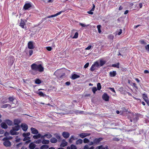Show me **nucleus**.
I'll return each instance as SVG.
<instances>
[{
	"instance_id": "nucleus-36",
	"label": "nucleus",
	"mask_w": 149,
	"mask_h": 149,
	"mask_svg": "<svg viewBox=\"0 0 149 149\" xmlns=\"http://www.w3.org/2000/svg\"><path fill=\"white\" fill-rule=\"evenodd\" d=\"M97 89L98 90H100L101 88V86L100 83H98L97 84Z\"/></svg>"
},
{
	"instance_id": "nucleus-10",
	"label": "nucleus",
	"mask_w": 149,
	"mask_h": 149,
	"mask_svg": "<svg viewBox=\"0 0 149 149\" xmlns=\"http://www.w3.org/2000/svg\"><path fill=\"white\" fill-rule=\"evenodd\" d=\"M67 144V142L65 139H63L62 141L60 146L61 147H64L66 146Z\"/></svg>"
},
{
	"instance_id": "nucleus-22",
	"label": "nucleus",
	"mask_w": 149,
	"mask_h": 149,
	"mask_svg": "<svg viewBox=\"0 0 149 149\" xmlns=\"http://www.w3.org/2000/svg\"><path fill=\"white\" fill-rule=\"evenodd\" d=\"M42 136V135H41L40 134H38L37 135H34L33 136V138L34 139H37L40 138H41Z\"/></svg>"
},
{
	"instance_id": "nucleus-63",
	"label": "nucleus",
	"mask_w": 149,
	"mask_h": 149,
	"mask_svg": "<svg viewBox=\"0 0 149 149\" xmlns=\"http://www.w3.org/2000/svg\"><path fill=\"white\" fill-rule=\"evenodd\" d=\"M84 112L82 111H77V113L82 114Z\"/></svg>"
},
{
	"instance_id": "nucleus-38",
	"label": "nucleus",
	"mask_w": 149,
	"mask_h": 149,
	"mask_svg": "<svg viewBox=\"0 0 149 149\" xmlns=\"http://www.w3.org/2000/svg\"><path fill=\"white\" fill-rule=\"evenodd\" d=\"M119 63H118L116 64H113L112 66L113 67H116L118 68H119Z\"/></svg>"
},
{
	"instance_id": "nucleus-6",
	"label": "nucleus",
	"mask_w": 149,
	"mask_h": 149,
	"mask_svg": "<svg viewBox=\"0 0 149 149\" xmlns=\"http://www.w3.org/2000/svg\"><path fill=\"white\" fill-rule=\"evenodd\" d=\"M52 136V135L49 133L48 132L45 135H42V136L41 137V139H45V137L47 138L48 139H49L51 138Z\"/></svg>"
},
{
	"instance_id": "nucleus-4",
	"label": "nucleus",
	"mask_w": 149,
	"mask_h": 149,
	"mask_svg": "<svg viewBox=\"0 0 149 149\" xmlns=\"http://www.w3.org/2000/svg\"><path fill=\"white\" fill-rule=\"evenodd\" d=\"M4 141L3 143V145L6 147H9L11 146L10 142L8 140L6 139L5 140H3Z\"/></svg>"
},
{
	"instance_id": "nucleus-54",
	"label": "nucleus",
	"mask_w": 149,
	"mask_h": 149,
	"mask_svg": "<svg viewBox=\"0 0 149 149\" xmlns=\"http://www.w3.org/2000/svg\"><path fill=\"white\" fill-rule=\"evenodd\" d=\"M8 105H10L9 104H5L2 106L1 107L2 108H6Z\"/></svg>"
},
{
	"instance_id": "nucleus-31",
	"label": "nucleus",
	"mask_w": 149,
	"mask_h": 149,
	"mask_svg": "<svg viewBox=\"0 0 149 149\" xmlns=\"http://www.w3.org/2000/svg\"><path fill=\"white\" fill-rule=\"evenodd\" d=\"M6 122L8 125L10 126L12 125L13 124L12 121L9 120H6Z\"/></svg>"
},
{
	"instance_id": "nucleus-55",
	"label": "nucleus",
	"mask_w": 149,
	"mask_h": 149,
	"mask_svg": "<svg viewBox=\"0 0 149 149\" xmlns=\"http://www.w3.org/2000/svg\"><path fill=\"white\" fill-rule=\"evenodd\" d=\"M89 65V63H87L84 65V67L86 68Z\"/></svg>"
},
{
	"instance_id": "nucleus-37",
	"label": "nucleus",
	"mask_w": 149,
	"mask_h": 149,
	"mask_svg": "<svg viewBox=\"0 0 149 149\" xmlns=\"http://www.w3.org/2000/svg\"><path fill=\"white\" fill-rule=\"evenodd\" d=\"M100 65L101 66H103L106 63V62L105 61H103L102 60H100Z\"/></svg>"
},
{
	"instance_id": "nucleus-62",
	"label": "nucleus",
	"mask_w": 149,
	"mask_h": 149,
	"mask_svg": "<svg viewBox=\"0 0 149 149\" xmlns=\"http://www.w3.org/2000/svg\"><path fill=\"white\" fill-rule=\"evenodd\" d=\"M9 100L10 101H12L13 100V99L12 97H10L9 98Z\"/></svg>"
},
{
	"instance_id": "nucleus-20",
	"label": "nucleus",
	"mask_w": 149,
	"mask_h": 149,
	"mask_svg": "<svg viewBox=\"0 0 149 149\" xmlns=\"http://www.w3.org/2000/svg\"><path fill=\"white\" fill-rule=\"evenodd\" d=\"M1 125L2 128L4 129H6L8 128V126L4 122L2 123L1 124Z\"/></svg>"
},
{
	"instance_id": "nucleus-21",
	"label": "nucleus",
	"mask_w": 149,
	"mask_h": 149,
	"mask_svg": "<svg viewBox=\"0 0 149 149\" xmlns=\"http://www.w3.org/2000/svg\"><path fill=\"white\" fill-rule=\"evenodd\" d=\"M82 143L83 140L81 139L77 140L76 142V144L77 145L81 144Z\"/></svg>"
},
{
	"instance_id": "nucleus-52",
	"label": "nucleus",
	"mask_w": 149,
	"mask_h": 149,
	"mask_svg": "<svg viewBox=\"0 0 149 149\" xmlns=\"http://www.w3.org/2000/svg\"><path fill=\"white\" fill-rule=\"evenodd\" d=\"M20 140V138H18V137L17 136L16 137V140L15 141L17 142H18Z\"/></svg>"
},
{
	"instance_id": "nucleus-16",
	"label": "nucleus",
	"mask_w": 149,
	"mask_h": 149,
	"mask_svg": "<svg viewBox=\"0 0 149 149\" xmlns=\"http://www.w3.org/2000/svg\"><path fill=\"white\" fill-rule=\"evenodd\" d=\"M36 147V145L33 143H31L29 146L30 149H34Z\"/></svg>"
},
{
	"instance_id": "nucleus-56",
	"label": "nucleus",
	"mask_w": 149,
	"mask_h": 149,
	"mask_svg": "<svg viewBox=\"0 0 149 149\" xmlns=\"http://www.w3.org/2000/svg\"><path fill=\"white\" fill-rule=\"evenodd\" d=\"M91 47H92L91 45H89L85 49L86 50H89L91 49Z\"/></svg>"
},
{
	"instance_id": "nucleus-57",
	"label": "nucleus",
	"mask_w": 149,
	"mask_h": 149,
	"mask_svg": "<svg viewBox=\"0 0 149 149\" xmlns=\"http://www.w3.org/2000/svg\"><path fill=\"white\" fill-rule=\"evenodd\" d=\"M99 149H105V148L102 146H100L98 147Z\"/></svg>"
},
{
	"instance_id": "nucleus-18",
	"label": "nucleus",
	"mask_w": 149,
	"mask_h": 149,
	"mask_svg": "<svg viewBox=\"0 0 149 149\" xmlns=\"http://www.w3.org/2000/svg\"><path fill=\"white\" fill-rule=\"evenodd\" d=\"M80 77L79 75H77L76 74H74L72 75L71 78L73 80L75 79H76Z\"/></svg>"
},
{
	"instance_id": "nucleus-41",
	"label": "nucleus",
	"mask_w": 149,
	"mask_h": 149,
	"mask_svg": "<svg viewBox=\"0 0 149 149\" xmlns=\"http://www.w3.org/2000/svg\"><path fill=\"white\" fill-rule=\"evenodd\" d=\"M101 27V26L100 25H98L97 26L98 32L99 33H100L101 32V31L100 29Z\"/></svg>"
},
{
	"instance_id": "nucleus-64",
	"label": "nucleus",
	"mask_w": 149,
	"mask_h": 149,
	"mask_svg": "<svg viewBox=\"0 0 149 149\" xmlns=\"http://www.w3.org/2000/svg\"><path fill=\"white\" fill-rule=\"evenodd\" d=\"M4 133V131L2 130H0V134H3Z\"/></svg>"
},
{
	"instance_id": "nucleus-28",
	"label": "nucleus",
	"mask_w": 149,
	"mask_h": 149,
	"mask_svg": "<svg viewBox=\"0 0 149 149\" xmlns=\"http://www.w3.org/2000/svg\"><path fill=\"white\" fill-rule=\"evenodd\" d=\"M55 136L56 137L58 141L60 142L61 141L60 136L58 134H55Z\"/></svg>"
},
{
	"instance_id": "nucleus-23",
	"label": "nucleus",
	"mask_w": 149,
	"mask_h": 149,
	"mask_svg": "<svg viewBox=\"0 0 149 149\" xmlns=\"http://www.w3.org/2000/svg\"><path fill=\"white\" fill-rule=\"evenodd\" d=\"M57 141V139L54 137L50 139V142L52 143H56Z\"/></svg>"
},
{
	"instance_id": "nucleus-19",
	"label": "nucleus",
	"mask_w": 149,
	"mask_h": 149,
	"mask_svg": "<svg viewBox=\"0 0 149 149\" xmlns=\"http://www.w3.org/2000/svg\"><path fill=\"white\" fill-rule=\"evenodd\" d=\"M95 5L93 4V8L91 9V10H90V11L87 12L89 14H91V15H93V13L92 11H94V10H95Z\"/></svg>"
},
{
	"instance_id": "nucleus-46",
	"label": "nucleus",
	"mask_w": 149,
	"mask_h": 149,
	"mask_svg": "<svg viewBox=\"0 0 149 149\" xmlns=\"http://www.w3.org/2000/svg\"><path fill=\"white\" fill-rule=\"evenodd\" d=\"M42 141L41 139H39L36 141H35L34 143H41V142H42Z\"/></svg>"
},
{
	"instance_id": "nucleus-25",
	"label": "nucleus",
	"mask_w": 149,
	"mask_h": 149,
	"mask_svg": "<svg viewBox=\"0 0 149 149\" xmlns=\"http://www.w3.org/2000/svg\"><path fill=\"white\" fill-rule=\"evenodd\" d=\"M19 128L20 126L19 125H17L13 127L12 128V129L17 131L19 130Z\"/></svg>"
},
{
	"instance_id": "nucleus-17",
	"label": "nucleus",
	"mask_w": 149,
	"mask_h": 149,
	"mask_svg": "<svg viewBox=\"0 0 149 149\" xmlns=\"http://www.w3.org/2000/svg\"><path fill=\"white\" fill-rule=\"evenodd\" d=\"M77 139V138L75 137L74 136L72 135L71 136L70 138L69 139V143H71L73 140Z\"/></svg>"
},
{
	"instance_id": "nucleus-14",
	"label": "nucleus",
	"mask_w": 149,
	"mask_h": 149,
	"mask_svg": "<svg viewBox=\"0 0 149 149\" xmlns=\"http://www.w3.org/2000/svg\"><path fill=\"white\" fill-rule=\"evenodd\" d=\"M25 24V22L22 19H21V22L20 23L19 26H21L22 28H24V26Z\"/></svg>"
},
{
	"instance_id": "nucleus-49",
	"label": "nucleus",
	"mask_w": 149,
	"mask_h": 149,
	"mask_svg": "<svg viewBox=\"0 0 149 149\" xmlns=\"http://www.w3.org/2000/svg\"><path fill=\"white\" fill-rule=\"evenodd\" d=\"M145 48L146 50L149 52V44L145 46Z\"/></svg>"
},
{
	"instance_id": "nucleus-39",
	"label": "nucleus",
	"mask_w": 149,
	"mask_h": 149,
	"mask_svg": "<svg viewBox=\"0 0 149 149\" xmlns=\"http://www.w3.org/2000/svg\"><path fill=\"white\" fill-rule=\"evenodd\" d=\"M83 141H84V143H88L90 141L88 139L86 138H84V139Z\"/></svg>"
},
{
	"instance_id": "nucleus-33",
	"label": "nucleus",
	"mask_w": 149,
	"mask_h": 149,
	"mask_svg": "<svg viewBox=\"0 0 149 149\" xmlns=\"http://www.w3.org/2000/svg\"><path fill=\"white\" fill-rule=\"evenodd\" d=\"M37 93L40 96L42 97H44L46 95L45 94L43 93L41 91H39Z\"/></svg>"
},
{
	"instance_id": "nucleus-53",
	"label": "nucleus",
	"mask_w": 149,
	"mask_h": 149,
	"mask_svg": "<svg viewBox=\"0 0 149 149\" xmlns=\"http://www.w3.org/2000/svg\"><path fill=\"white\" fill-rule=\"evenodd\" d=\"M48 51H51L52 49V48L50 47H46Z\"/></svg>"
},
{
	"instance_id": "nucleus-26",
	"label": "nucleus",
	"mask_w": 149,
	"mask_h": 149,
	"mask_svg": "<svg viewBox=\"0 0 149 149\" xmlns=\"http://www.w3.org/2000/svg\"><path fill=\"white\" fill-rule=\"evenodd\" d=\"M24 138L23 139V141H27V140H29V141H27L26 142V143H29L30 141V140H29V139H30V138L29 137H24Z\"/></svg>"
},
{
	"instance_id": "nucleus-47",
	"label": "nucleus",
	"mask_w": 149,
	"mask_h": 149,
	"mask_svg": "<svg viewBox=\"0 0 149 149\" xmlns=\"http://www.w3.org/2000/svg\"><path fill=\"white\" fill-rule=\"evenodd\" d=\"M41 83V81L39 79H36L35 81V83L36 84H39Z\"/></svg>"
},
{
	"instance_id": "nucleus-15",
	"label": "nucleus",
	"mask_w": 149,
	"mask_h": 149,
	"mask_svg": "<svg viewBox=\"0 0 149 149\" xmlns=\"http://www.w3.org/2000/svg\"><path fill=\"white\" fill-rule=\"evenodd\" d=\"M109 76L111 77H113L116 75V71H113L110 72H109Z\"/></svg>"
},
{
	"instance_id": "nucleus-30",
	"label": "nucleus",
	"mask_w": 149,
	"mask_h": 149,
	"mask_svg": "<svg viewBox=\"0 0 149 149\" xmlns=\"http://www.w3.org/2000/svg\"><path fill=\"white\" fill-rule=\"evenodd\" d=\"M49 140L43 139L42 141V143L43 144H48L49 143Z\"/></svg>"
},
{
	"instance_id": "nucleus-32",
	"label": "nucleus",
	"mask_w": 149,
	"mask_h": 149,
	"mask_svg": "<svg viewBox=\"0 0 149 149\" xmlns=\"http://www.w3.org/2000/svg\"><path fill=\"white\" fill-rule=\"evenodd\" d=\"M94 148L93 146H91L90 148H89V146L88 145H86L84 147V149H94Z\"/></svg>"
},
{
	"instance_id": "nucleus-12",
	"label": "nucleus",
	"mask_w": 149,
	"mask_h": 149,
	"mask_svg": "<svg viewBox=\"0 0 149 149\" xmlns=\"http://www.w3.org/2000/svg\"><path fill=\"white\" fill-rule=\"evenodd\" d=\"M32 133L33 134H37L38 133V130L32 127L31 128Z\"/></svg>"
},
{
	"instance_id": "nucleus-35",
	"label": "nucleus",
	"mask_w": 149,
	"mask_h": 149,
	"mask_svg": "<svg viewBox=\"0 0 149 149\" xmlns=\"http://www.w3.org/2000/svg\"><path fill=\"white\" fill-rule=\"evenodd\" d=\"M30 134L29 132H28L26 133H24L22 134V136L23 137H28V136L30 135Z\"/></svg>"
},
{
	"instance_id": "nucleus-8",
	"label": "nucleus",
	"mask_w": 149,
	"mask_h": 149,
	"mask_svg": "<svg viewBox=\"0 0 149 149\" xmlns=\"http://www.w3.org/2000/svg\"><path fill=\"white\" fill-rule=\"evenodd\" d=\"M62 135L64 138L67 139L69 137L70 134L68 132H64L62 133Z\"/></svg>"
},
{
	"instance_id": "nucleus-7",
	"label": "nucleus",
	"mask_w": 149,
	"mask_h": 149,
	"mask_svg": "<svg viewBox=\"0 0 149 149\" xmlns=\"http://www.w3.org/2000/svg\"><path fill=\"white\" fill-rule=\"evenodd\" d=\"M102 99L105 101H107L109 100V96L106 93H104L102 96Z\"/></svg>"
},
{
	"instance_id": "nucleus-58",
	"label": "nucleus",
	"mask_w": 149,
	"mask_h": 149,
	"mask_svg": "<svg viewBox=\"0 0 149 149\" xmlns=\"http://www.w3.org/2000/svg\"><path fill=\"white\" fill-rule=\"evenodd\" d=\"M95 145L93 141V142L91 141L89 143V146H92V145Z\"/></svg>"
},
{
	"instance_id": "nucleus-45",
	"label": "nucleus",
	"mask_w": 149,
	"mask_h": 149,
	"mask_svg": "<svg viewBox=\"0 0 149 149\" xmlns=\"http://www.w3.org/2000/svg\"><path fill=\"white\" fill-rule=\"evenodd\" d=\"M92 91L94 94L95 93V92L97 91V89L95 87H93L92 89Z\"/></svg>"
},
{
	"instance_id": "nucleus-13",
	"label": "nucleus",
	"mask_w": 149,
	"mask_h": 149,
	"mask_svg": "<svg viewBox=\"0 0 149 149\" xmlns=\"http://www.w3.org/2000/svg\"><path fill=\"white\" fill-rule=\"evenodd\" d=\"M10 134L12 135H17L19 134L18 132H17V131L14 130L12 129L10 131Z\"/></svg>"
},
{
	"instance_id": "nucleus-42",
	"label": "nucleus",
	"mask_w": 149,
	"mask_h": 149,
	"mask_svg": "<svg viewBox=\"0 0 149 149\" xmlns=\"http://www.w3.org/2000/svg\"><path fill=\"white\" fill-rule=\"evenodd\" d=\"M79 136H80L81 138H84L85 137L84 133L79 134Z\"/></svg>"
},
{
	"instance_id": "nucleus-34",
	"label": "nucleus",
	"mask_w": 149,
	"mask_h": 149,
	"mask_svg": "<svg viewBox=\"0 0 149 149\" xmlns=\"http://www.w3.org/2000/svg\"><path fill=\"white\" fill-rule=\"evenodd\" d=\"M96 67L93 64L92 66H91V68L90 69V70L92 71H94L96 69Z\"/></svg>"
},
{
	"instance_id": "nucleus-11",
	"label": "nucleus",
	"mask_w": 149,
	"mask_h": 149,
	"mask_svg": "<svg viewBox=\"0 0 149 149\" xmlns=\"http://www.w3.org/2000/svg\"><path fill=\"white\" fill-rule=\"evenodd\" d=\"M31 7V4L30 3H26L24 6V8L25 10L28 9L29 8Z\"/></svg>"
},
{
	"instance_id": "nucleus-5",
	"label": "nucleus",
	"mask_w": 149,
	"mask_h": 149,
	"mask_svg": "<svg viewBox=\"0 0 149 149\" xmlns=\"http://www.w3.org/2000/svg\"><path fill=\"white\" fill-rule=\"evenodd\" d=\"M103 140L102 138H95L94 139L93 141L95 145L98 144L100 141Z\"/></svg>"
},
{
	"instance_id": "nucleus-50",
	"label": "nucleus",
	"mask_w": 149,
	"mask_h": 149,
	"mask_svg": "<svg viewBox=\"0 0 149 149\" xmlns=\"http://www.w3.org/2000/svg\"><path fill=\"white\" fill-rule=\"evenodd\" d=\"M139 42L140 43L142 44H147V43L146 42H145L143 40H140L139 41Z\"/></svg>"
},
{
	"instance_id": "nucleus-9",
	"label": "nucleus",
	"mask_w": 149,
	"mask_h": 149,
	"mask_svg": "<svg viewBox=\"0 0 149 149\" xmlns=\"http://www.w3.org/2000/svg\"><path fill=\"white\" fill-rule=\"evenodd\" d=\"M21 127L23 130L26 131L28 129L27 125L25 123H22L21 125Z\"/></svg>"
},
{
	"instance_id": "nucleus-3",
	"label": "nucleus",
	"mask_w": 149,
	"mask_h": 149,
	"mask_svg": "<svg viewBox=\"0 0 149 149\" xmlns=\"http://www.w3.org/2000/svg\"><path fill=\"white\" fill-rule=\"evenodd\" d=\"M34 42L32 41L29 42L28 43V48L30 49H33L34 48Z\"/></svg>"
},
{
	"instance_id": "nucleus-60",
	"label": "nucleus",
	"mask_w": 149,
	"mask_h": 149,
	"mask_svg": "<svg viewBox=\"0 0 149 149\" xmlns=\"http://www.w3.org/2000/svg\"><path fill=\"white\" fill-rule=\"evenodd\" d=\"M33 53V51L32 50H30L29 51V54L30 56H31Z\"/></svg>"
},
{
	"instance_id": "nucleus-29",
	"label": "nucleus",
	"mask_w": 149,
	"mask_h": 149,
	"mask_svg": "<svg viewBox=\"0 0 149 149\" xmlns=\"http://www.w3.org/2000/svg\"><path fill=\"white\" fill-rule=\"evenodd\" d=\"M49 148V146L46 145L42 146L40 147V149H47Z\"/></svg>"
},
{
	"instance_id": "nucleus-40",
	"label": "nucleus",
	"mask_w": 149,
	"mask_h": 149,
	"mask_svg": "<svg viewBox=\"0 0 149 149\" xmlns=\"http://www.w3.org/2000/svg\"><path fill=\"white\" fill-rule=\"evenodd\" d=\"M143 99L145 101V102L146 101L148 100L147 97L146 95L145 94H143Z\"/></svg>"
},
{
	"instance_id": "nucleus-2",
	"label": "nucleus",
	"mask_w": 149,
	"mask_h": 149,
	"mask_svg": "<svg viewBox=\"0 0 149 149\" xmlns=\"http://www.w3.org/2000/svg\"><path fill=\"white\" fill-rule=\"evenodd\" d=\"M62 11H60L57 13L56 14L54 15H49L48 16H47L45 17V18H44L42 19V20L45 21L47 19L49 18L53 17H56L59 15H60L62 13Z\"/></svg>"
},
{
	"instance_id": "nucleus-44",
	"label": "nucleus",
	"mask_w": 149,
	"mask_h": 149,
	"mask_svg": "<svg viewBox=\"0 0 149 149\" xmlns=\"http://www.w3.org/2000/svg\"><path fill=\"white\" fill-rule=\"evenodd\" d=\"M96 67H98L99 66V63L97 61L95 62L93 64Z\"/></svg>"
},
{
	"instance_id": "nucleus-1",
	"label": "nucleus",
	"mask_w": 149,
	"mask_h": 149,
	"mask_svg": "<svg viewBox=\"0 0 149 149\" xmlns=\"http://www.w3.org/2000/svg\"><path fill=\"white\" fill-rule=\"evenodd\" d=\"M32 74L35 75L37 74L38 71L42 72L44 70V68L41 64L37 65L35 63H33L31 65Z\"/></svg>"
},
{
	"instance_id": "nucleus-51",
	"label": "nucleus",
	"mask_w": 149,
	"mask_h": 149,
	"mask_svg": "<svg viewBox=\"0 0 149 149\" xmlns=\"http://www.w3.org/2000/svg\"><path fill=\"white\" fill-rule=\"evenodd\" d=\"M79 24L81 26H82L84 27H86V26H88V25H86L85 24H82V23H79Z\"/></svg>"
},
{
	"instance_id": "nucleus-24",
	"label": "nucleus",
	"mask_w": 149,
	"mask_h": 149,
	"mask_svg": "<svg viewBox=\"0 0 149 149\" xmlns=\"http://www.w3.org/2000/svg\"><path fill=\"white\" fill-rule=\"evenodd\" d=\"M67 149H77V148L74 145L72 144L70 146H68Z\"/></svg>"
},
{
	"instance_id": "nucleus-27",
	"label": "nucleus",
	"mask_w": 149,
	"mask_h": 149,
	"mask_svg": "<svg viewBox=\"0 0 149 149\" xmlns=\"http://www.w3.org/2000/svg\"><path fill=\"white\" fill-rule=\"evenodd\" d=\"M20 122V121L19 120L15 119L14 120V124L15 125H18Z\"/></svg>"
},
{
	"instance_id": "nucleus-43",
	"label": "nucleus",
	"mask_w": 149,
	"mask_h": 149,
	"mask_svg": "<svg viewBox=\"0 0 149 149\" xmlns=\"http://www.w3.org/2000/svg\"><path fill=\"white\" fill-rule=\"evenodd\" d=\"M12 139V137L11 136H9L8 137H6L4 138L3 139V140H5L7 139L8 140L9 139Z\"/></svg>"
},
{
	"instance_id": "nucleus-48",
	"label": "nucleus",
	"mask_w": 149,
	"mask_h": 149,
	"mask_svg": "<svg viewBox=\"0 0 149 149\" xmlns=\"http://www.w3.org/2000/svg\"><path fill=\"white\" fill-rule=\"evenodd\" d=\"M78 33L77 32L75 33L74 36L73 37V38H78Z\"/></svg>"
},
{
	"instance_id": "nucleus-59",
	"label": "nucleus",
	"mask_w": 149,
	"mask_h": 149,
	"mask_svg": "<svg viewBox=\"0 0 149 149\" xmlns=\"http://www.w3.org/2000/svg\"><path fill=\"white\" fill-rule=\"evenodd\" d=\"M84 136L85 137H86L87 136H89L91 134L90 133H84Z\"/></svg>"
},
{
	"instance_id": "nucleus-61",
	"label": "nucleus",
	"mask_w": 149,
	"mask_h": 149,
	"mask_svg": "<svg viewBox=\"0 0 149 149\" xmlns=\"http://www.w3.org/2000/svg\"><path fill=\"white\" fill-rule=\"evenodd\" d=\"M122 30L121 29H120L119 30V31L118 32V35H120L122 33Z\"/></svg>"
}]
</instances>
